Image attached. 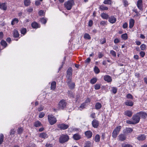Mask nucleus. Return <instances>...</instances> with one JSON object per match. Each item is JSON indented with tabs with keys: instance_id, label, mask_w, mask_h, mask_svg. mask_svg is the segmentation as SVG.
<instances>
[{
	"instance_id": "obj_50",
	"label": "nucleus",
	"mask_w": 147,
	"mask_h": 147,
	"mask_svg": "<svg viewBox=\"0 0 147 147\" xmlns=\"http://www.w3.org/2000/svg\"><path fill=\"white\" fill-rule=\"evenodd\" d=\"M91 143L90 141L87 142L85 144V146H87V147H90L91 145Z\"/></svg>"
},
{
	"instance_id": "obj_55",
	"label": "nucleus",
	"mask_w": 147,
	"mask_h": 147,
	"mask_svg": "<svg viewBox=\"0 0 147 147\" xmlns=\"http://www.w3.org/2000/svg\"><path fill=\"white\" fill-rule=\"evenodd\" d=\"M146 45L144 44H142L140 46V48L142 50H144L145 49Z\"/></svg>"
},
{
	"instance_id": "obj_44",
	"label": "nucleus",
	"mask_w": 147,
	"mask_h": 147,
	"mask_svg": "<svg viewBox=\"0 0 147 147\" xmlns=\"http://www.w3.org/2000/svg\"><path fill=\"white\" fill-rule=\"evenodd\" d=\"M30 3V0H25L24 1V4L25 5L27 6L29 5Z\"/></svg>"
},
{
	"instance_id": "obj_27",
	"label": "nucleus",
	"mask_w": 147,
	"mask_h": 147,
	"mask_svg": "<svg viewBox=\"0 0 147 147\" xmlns=\"http://www.w3.org/2000/svg\"><path fill=\"white\" fill-rule=\"evenodd\" d=\"M102 107V105L99 102H97L96 103L95 107L96 109H99L101 108Z\"/></svg>"
},
{
	"instance_id": "obj_33",
	"label": "nucleus",
	"mask_w": 147,
	"mask_h": 147,
	"mask_svg": "<svg viewBox=\"0 0 147 147\" xmlns=\"http://www.w3.org/2000/svg\"><path fill=\"white\" fill-rule=\"evenodd\" d=\"M34 125L36 127H38L40 126L41 124L39 121H37L34 123Z\"/></svg>"
},
{
	"instance_id": "obj_35",
	"label": "nucleus",
	"mask_w": 147,
	"mask_h": 147,
	"mask_svg": "<svg viewBox=\"0 0 147 147\" xmlns=\"http://www.w3.org/2000/svg\"><path fill=\"white\" fill-rule=\"evenodd\" d=\"M84 38L86 39H88L90 40L91 39V37L89 34L88 33H85L84 34Z\"/></svg>"
},
{
	"instance_id": "obj_56",
	"label": "nucleus",
	"mask_w": 147,
	"mask_h": 147,
	"mask_svg": "<svg viewBox=\"0 0 147 147\" xmlns=\"http://www.w3.org/2000/svg\"><path fill=\"white\" fill-rule=\"evenodd\" d=\"M93 24V21L91 20H90L89 22L88 26L91 27L92 25Z\"/></svg>"
},
{
	"instance_id": "obj_64",
	"label": "nucleus",
	"mask_w": 147,
	"mask_h": 147,
	"mask_svg": "<svg viewBox=\"0 0 147 147\" xmlns=\"http://www.w3.org/2000/svg\"><path fill=\"white\" fill-rule=\"evenodd\" d=\"M127 23H125L124 24H123V27L124 28H126L127 27Z\"/></svg>"
},
{
	"instance_id": "obj_39",
	"label": "nucleus",
	"mask_w": 147,
	"mask_h": 147,
	"mask_svg": "<svg viewBox=\"0 0 147 147\" xmlns=\"http://www.w3.org/2000/svg\"><path fill=\"white\" fill-rule=\"evenodd\" d=\"M26 28H22L20 30L21 33L24 35H25L26 32Z\"/></svg>"
},
{
	"instance_id": "obj_57",
	"label": "nucleus",
	"mask_w": 147,
	"mask_h": 147,
	"mask_svg": "<svg viewBox=\"0 0 147 147\" xmlns=\"http://www.w3.org/2000/svg\"><path fill=\"white\" fill-rule=\"evenodd\" d=\"M100 24L101 25L104 26L107 25V22L105 21H102L100 22Z\"/></svg>"
},
{
	"instance_id": "obj_63",
	"label": "nucleus",
	"mask_w": 147,
	"mask_h": 147,
	"mask_svg": "<svg viewBox=\"0 0 147 147\" xmlns=\"http://www.w3.org/2000/svg\"><path fill=\"white\" fill-rule=\"evenodd\" d=\"M120 42V40L118 38H115L114 40V42L117 44L119 43Z\"/></svg>"
},
{
	"instance_id": "obj_32",
	"label": "nucleus",
	"mask_w": 147,
	"mask_h": 147,
	"mask_svg": "<svg viewBox=\"0 0 147 147\" xmlns=\"http://www.w3.org/2000/svg\"><path fill=\"white\" fill-rule=\"evenodd\" d=\"M56 82H53L51 85V88L53 90H54L56 88Z\"/></svg>"
},
{
	"instance_id": "obj_51",
	"label": "nucleus",
	"mask_w": 147,
	"mask_h": 147,
	"mask_svg": "<svg viewBox=\"0 0 147 147\" xmlns=\"http://www.w3.org/2000/svg\"><path fill=\"white\" fill-rule=\"evenodd\" d=\"M126 97L127 98L129 99H133V97L130 94H127Z\"/></svg>"
},
{
	"instance_id": "obj_43",
	"label": "nucleus",
	"mask_w": 147,
	"mask_h": 147,
	"mask_svg": "<svg viewBox=\"0 0 147 147\" xmlns=\"http://www.w3.org/2000/svg\"><path fill=\"white\" fill-rule=\"evenodd\" d=\"M94 71L95 72L96 74H98L100 72L99 69L96 66H95L94 68Z\"/></svg>"
},
{
	"instance_id": "obj_4",
	"label": "nucleus",
	"mask_w": 147,
	"mask_h": 147,
	"mask_svg": "<svg viewBox=\"0 0 147 147\" xmlns=\"http://www.w3.org/2000/svg\"><path fill=\"white\" fill-rule=\"evenodd\" d=\"M72 69L71 67H69L67 70L66 78L68 82L72 79Z\"/></svg>"
},
{
	"instance_id": "obj_17",
	"label": "nucleus",
	"mask_w": 147,
	"mask_h": 147,
	"mask_svg": "<svg viewBox=\"0 0 147 147\" xmlns=\"http://www.w3.org/2000/svg\"><path fill=\"white\" fill-rule=\"evenodd\" d=\"M7 6L5 3H2L0 4V9L4 10L7 9Z\"/></svg>"
},
{
	"instance_id": "obj_16",
	"label": "nucleus",
	"mask_w": 147,
	"mask_h": 147,
	"mask_svg": "<svg viewBox=\"0 0 147 147\" xmlns=\"http://www.w3.org/2000/svg\"><path fill=\"white\" fill-rule=\"evenodd\" d=\"M138 114H139L140 117H141L144 119H145L147 117V114L144 112H140L138 113Z\"/></svg>"
},
{
	"instance_id": "obj_60",
	"label": "nucleus",
	"mask_w": 147,
	"mask_h": 147,
	"mask_svg": "<svg viewBox=\"0 0 147 147\" xmlns=\"http://www.w3.org/2000/svg\"><path fill=\"white\" fill-rule=\"evenodd\" d=\"M126 123H128V124H135L133 121H130L128 120V121H127Z\"/></svg>"
},
{
	"instance_id": "obj_30",
	"label": "nucleus",
	"mask_w": 147,
	"mask_h": 147,
	"mask_svg": "<svg viewBox=\"0 0 147 147\" xmlns=\"http://www.w3.org/2000/svg\"><path fill=\"white\" fill-rule=\"evenodd\" d=\"M100 136L98 134H97L95 137L94 140L96 142H98L100 140Z\"/></svg>"
},
{
	"instance_id": "obj_29",
	"label": "nucleus",
	"mask_w": 147,
	"mask_h": 147,
	"mask_svg": "<svg viewBox=\"0 0 147 147\" xmlns=\"http://www.w3.org/2000/svg\"><path fill=\"white\" fill-rule=\"evenodd\" d=\"M112 0H105L103 2V3L106 4L111 5L112 3Z\"/></svg>"
},
{
	"instance_id": "obj_10",
	"label": "nucleus",
	"mask_w": 147,
	"mask_h": 147,
	"mask_svg": "<svg viewBox=\"0 0 147 147\" xmlns=\"http://www.w3.org/2000/svg\"><path fill=\"white\" fill-rule=\"evenodd\" d=\"M142 0H138L137 2L138 7L140 10H142Z\"/></svg>"
},
{
	"instance_id": "obj_18",
	"label": "nucleus",
	"mask_w": 147,
	"mask_h": 147,
	"mask_svg": "<svg viewBox=\"0 0 147 147\" xmlns=\"http://www.w3.org/2000/svg\"><path fill=\"white\" fill-rule=\"evenodd\" d=\"M119 140L121 141H123L126 139V136L123 134H121L118 136Z\"/></svg>"
},
{
	"instance_id": "obj_40",
	"label": "nucleus",
	"mask_w": 147,
	"mask_h": 147,
	"mask_svg": "<svg viewBox=\"0 0 147 147\" xmlns=\"http://www.w3.org/2000/svg\"><path fill=\"white\" fill-rule=\"evenodd\" d=\"M4 136L3 134H0V144H1L3 142Z\"/></svg>"
},
{
	"instance_id": "obj_52",
	"label": "nucleus",
	"mask_w": 147,
	"mask_h": 147,
	"mask_svg": "<svg viewBox=\"0 0 147 147\" xmlns=\"http://www.w3.org/2000/svg\"><path fill=\"white\" fill-rule=\"evenodd\" d=\"M39 15L40 16H44V11L42 10H40L38 12Z\"/></svg>"
},
{
	"instance_id": "obj_62",
	"label": "nucleus",
	"mask_w": 147,
	"mask_h": 147,
	"mask_svg": "<svg viewBox=\"0 0 147 147\" xmlns=\"http://www.w3.org/2000/svg\"><path fill=\"white\" fill-rule=\"evenodd\" d=\"M86 106V104L85 103H83L80 106V108L82 109H83L85 108Z\"/></svg>"
},
{
	"instance_id": "obj_9",
	"label": "nucleus",
	"mask_w": 147,
	"mask_h": 147,
	"mask_svg": "<svg viewBox=\"0 0 147 147\" xmlns=\"http://www.w3.org/2000/svg\"><path fill=\"white\" fill-rule=\"evenodd\" d=\"M66 82L68 84L69 87L71 89H73L75 87V83L71 82V80H70L69 82L68 80H67Z\"/></svg>"
},
{
	"instance_id": "obj_54",
	"label": "nucleus",
	"mask_w": 147,
	"mask_h": 147,
	"mask_svg": "<svg viewBox=\"0 0 147 147\" xmlns=\"http://www.w3.org/2000/svg\"><path fill=\"white\" fill-rule=\"evenodd\" d=\"M45 115V113L43 112L41 113L39 115V117L41 118L43 117Z\"/></svg>"
},
{
	"instance_id": "obj_31",
	"label": "nucleus",
	"mask_w": 147,
	"mask_h": 147,
	"mask_svg": "<svg viewBox=\"0 0 147 147\" xmlns=\"http://www.w3.org/2000/svg\"><path fill=\"white\" fill-rule=\"evenodd\" d=\"M100 9L101 10H106L108 9V8L103 5H101L100 6Z\"/></svg>"
},
{
	"instance_id": "obj_26",
	"label": "nucleus",
	"mask_w": 147,
	"mask_h": 147,
	"mask_svg": "<svg viewBox=\"0 0 147 147\" xmlns=\"http://www.w3.org/2000/svg\"><path fill=\"white\" fill-rule=\"evenodd\" d=\"M73 138L76 140H79L80 138V136L78 134H75L73 136Z\"/></svg>"
},
{
	"instance_id": "obj_53",
	"label": "nucleus",
	"mask_w": 147,
	"mask_h": 147,
	"mask_svg": "<svg viewBox=\"0 0 147 147\" xmlns=\"http://www.w3.org/2000/svg\"><path fill=\"white\" fill-rule=\"evenodd\" d=\"M23 129L22 128H18V134H20L22 133Z\"/></svg>"
},
{
	"instance_id": "obj_1",
	"label": "nucleus",
	"mask_w": 147,
	"mask_h": 147,
	"mask_svg": "<svg viewBox=\"0 0 147 147\" xmlns=\"http://www.w3.org/2000/svg\"><path fill=\"white\" fill-rule=\"evenodd\" d=\"M74 4L73 0H67L64 4L65 7L68 10H70Z\"/></svg>"
},
{
	"instance_id": "obj_21",
	"label": "nucleus",
	"mask_w": 147,
	"mask_h": 147,
	"mask_svg": "<svg viewBox=\"0 0 147 147\" xmlns=\"http://www.w3.org/2000/svg\"><path fill=\"white\" fill-rule=\"evenodd\" d=\"M13 36L15 38L18 37L20 35L18 32L16 30H14L13 33Z\"/></svg>"
},
{
	"instance_id": "obj_36",
	"label": "nucleus",
	"mask_w": 147,
	"mask_h": 147,
	"mask_svg": "<svg viewBox=\"0 0 147 147\" xmlns=\"http://www.w3.org/2000/svg\"><path fill=\"white\" fill-rule=\"evenodd\" d=\"M18 22V19L17 18H14L13 19V20L11 22V24L13 25H14L15 23H17Z\"/></svg>"
},
{
	"instance_id": "obj_2",
	"label": "nucleus",
	"mask_w": 147,
	"mask_h": 147,
	"mask_svg": "<svg viewBox=\"0 0 147 147\" xmlns=\"http://www.w3.org/2000/svg\"><path fill=\"white\" fill-rule=\"evenodd\" d=\"M69 139V137L67 135H62L59 138V141L61 143H63L67 142Z\"/></svg>"
},
{
	"instance_id": "obj_3",
	"label": "nucleus",
	"mask_w": 147,
	"mask_h": 147,
	"mask_svg": "<svg viewBox=\"0 0 147 147\" xmlns=\"http://www.w3.org/2000/svg\"><path fill=\"white\" fill-rule=\"evenodd\" d=\"M48 121L51 125H53L57 122L56 118L52 115H48Z\"/></svg>"
},
{
	"instance_id": "obj_25",
	"label": "nucleus",
	"mask_w": 147,
	"mask_h": 147,
	"mask_svg": "<svg viewBox=\"0 0 147 147\" xmlns=\"http://www.w3.org/2000/svg\"><path fill=\"white\" fill-rule=\"evenodd\" d=\"M39 136L42 138L45 139L48 137V135L46 133H42L40 134Z\"/></svg>"
},
{
	"instance_id": "obj_11",
	"label": "nucleus",
	"mask_w": 147,
	"mask_h": 147,
	"mask_svg": "<svg viewBox=\"0 0 147 147\" xmlns=\"http://www.w3.org/2000/svg\"><path fill=\"white\" fill-rule=\"evenodd\" d=\"M92 126L94 128H97L99 125V121L96 119H94L92 121Z\"/></svg>"
},
{
	"instance_id": "obj_22",
	"label": "nucleus",
	"mask_w": 147,
	"mask_h": 147,
	"mask_svg": "<svg viewBox=\"0 0 147 147\" xmlns=\"http://www.w3.org/2000/svg\"><path fill=\"white\" fill-rule=\"evenodd\" d=\"M31 26L32 28H37L40 27V26L38 24L35 22L32 23Z\"/></svg>"
},
{
	"instance_id": "obj_48",
	"label": "nucleus",
	"mask_w": 147,
	"mask_h": 147,
	"mask_svg": "<svg viewBox=\"0 0 147 147\" xmlns=\"http://www.w3.org/2000/svg\"><path fill=\"white\" fill-rule=\"evenodd\" d=\"M67 93L68 94V95L70 96V97H74V95L73 94L72 92L68 90L67 92Z\"/></svg>"
},
{
	"instance_id": "obj_23",
	"label": "nucleus",
	"mask_w": 147,
	"mask_h": 147,
	"mask_svg": "<svg viewBox=\"0 0 147 147\" xmlns=\"http://www.w3.org/2000/svg\"><path fill=\"white\" fill-rule=\"evenodd\" d=\"M146 138V136L144 135H141L137 137V139L139 140H143L145 139Z\"/></svg>"
},
{
	"instance_id": "obj_59",
	"label": "nucleus",
	"mask_w": 147,
	"mask_h": 147,
	"mask_svg": "<svg viewBox=\"0 0 147 147\" xmlns=\"http://www.w3.org/2000/svg\"><path fill=\"white\" fill-rule=\"evenodd\" d=\"M103 56V54L101 52H99L98 53V57L99 58H101Z\"/></svg>"
},
{
	"instance_id": "obj_61",
	"label": "nucleus",
	"mask_w": 147,
	"mask_h": 147,
	"mask_svg": "<svg viewBox=\"0 0 147 147\" xmlns=\"http://www.w3.org/2000/svg\"><path fill=\"white\" fill-rule=\"evenodd\" d=\"M140 56L142 57H144V56L145 55V53L143 51H141L140 53Z\"/></svg>"
},
{
	"instance_id": "obj_12",
	"label": "nucleus",
	"mask_w": 147,
	"mask_h": 147,
	"mask_svg": "<svg viewBox=\"0 0 147 147\" xmlns=\"http://www.w3.org/2000/svg\"><path fill=\"white\" fill-rule=\"evenodd\" d=\"M85 135L87 138H90L92 137V133L90 131H87L85 132Z\"/></svg>"
},
{
	"instance_id": "obj_46",
	"label": "nucleus",
	"mask_w": 147,
	"mask_h": 147,
	"mask_svg": "<svg viewBox=\"0 0 147 147\" xmlns=\"http://www.w3.org/2000/svg\"><path fill=\"white\" fill-rule=\"evenodd\" d=\"M40 22L43 24H45L47 22V20L44 18H42L40 20Z\"/></svg>"
},
{
	"instance_id": "obj_6",
	"label": "nucleus",
	"mask_w": 147,
	"mask_h": 147,
	"mask_svg": "<svg viewBox=\"0 0 147 147\" xmlns=\"http://www.w3.org/2000/svg\"><path fill=\"white\" fill-rule=\"evenodd\" d=\"M132 119L135 124L138 123L139 122L140 118L138 113L133 116Z\"/></svg>"
},
{
	"instance_id": "obj_14",
	"label": "nucleus",
	"mask_w": 147,
	"mask_h": 147,
	"mask_svg": "<svg viewBox=\"0 0 147 147\" xmlns=\"http://www.w3.org/2000/svg\"><path fill=\"white\" fill-rule=\"evenodd\" d=\"M133 131L132 129L130 128H126L123 130V132L125 134L131 133Z\"/></svg>"
},
{
	"instance_id": "obj_5",
	"label": "nucleus",
	"mask_w": 147,
	"mask_h": 147,
	"mask_svg": "<svg viewBox=\"0 0 147 147\" xmlns=\"http://www.w3.org/2000/svg\"><path fill=\"white\" fill-rule=\"evenodd\" d=\"M121 127L120 126L116 127L113 130L112 133V136L115 138L119 134L121 129Z\"/></svg>"
},
{
	"instance_id": "obj_37",
	"label": "nucleus",
	"mask_w": 147,
	"mask_h": 147,
	"mask_svg": "<svg viewBox=\"0 0 147 147\" xmlns=\"http://www.w3.org/2000/svg\"><path fill=\"white\" fill-rule=\"evenodd\" d=\"M111 92L114 94H115L117 93V88L116 87H114L111 88Z\"/></svg>"
},
{
	"instance_id": "obj_15",
	"label": "nucleus",
	"mask_w": 147,
	"mask_h": 147,
	"mask_svg": "<svg viewBox=\"0 0 147 147\" xmlns=\"http://www.w3.org/2000/svg\"><path fill=\"white\" fill-rule=\"evenodd\" d=\"M104 79L105 81L109 82H111L112 79L110 76L108 75H105L104 77Z\"/></svg>"
},
{
	"instance_id": "obj_42",
	"label": "nucleus",
	"mask_w": 147,
	"mask_h": 147,
	"mask_svg": "<svg viewBox=\"0 0 147 147\" xmlns=\"http://www.w3.org/2000/svg\"><path fill=\"white\" fill-rule=\"evenodd\" d=\"M124 6L126 7L128 6V2L126 0H122Z\"/></svg>"
},
{
	"instance_id": "obj_45",
	"label": "nucleus",
	"mask_w": 147,
	"mask_h": 147,
	"mask_svg": "<svg viewBox=\"0 0 147 147\" xmlns=\"http://www.w3.org/2000/svg\"><path fill=\"white\" fill-rule=\"evenodd\" d=\"M101 84H96L94 86V88L96 90H98L100 88Z\"/></svg>"
},
{
	"instance_id": "obj_47",
	"label": "nucleus",
	"mask_w": 147,
	"mask_h": 147,
	"mask_svg": "<svg viewBox=\"0 0 147 147\" xmlns=\"http://www.w3.org/2000/svg\"><path fill=\"white\" fill-rule=\"evenodd\" d=\"M110 53L113 55L114 57H115L116 56V53L113 50H112L110 51Z\"/></svg>"
},
{
	"instance_id": "obj_28",
	"label": "nucleus",
	"mask_w": 147,
	"mask_h": 147,
	"mask_svg": "<svg viewBox=\"0 0 147 147\" xmlns=\"http://www.w3.org/2000/svg\"><path fill=\"white\" fill-rule=\"evenodd\" d=\"M101 16L104 19H107L109 18V16L105 13H102L101 14Z\"/></svg>"
},
{
	"instance_id": "obj_34",
	"label": "nucleus",
	"mask_w": 147,
	"mask_h": 147,
	"mask_svg": "<svg viewBox=\"0 0 147 147\" xmlns=\"http://www.w3.org/2000/svg\"><path fill=\"white\" fill-rule=\"evenodd\" d=\"M97 81V79L96 78H94L90 80V83L92 84L95 83Z\"/></svg>"
},
{
	"instance_id": "obj_58",
	"label": "nucleus",
	"mask_w": 147,
	"mask_h": 147,
	"mask_svg": "<svg viewBox=\"0 0 147 147\" xmlns=\"http://www.w3.org/2000/svg\"><path fill=\"white\" fill-rule=\"evenodd\" d=\"M122 147H133L132 146L129 144H125L122 146Z\"/></svg>"
},
{
	"instance_id": "obj_13",
	"label": "nucleus",
	"mask_w": 147,
	"mask_h": 147,
	"mask_svg": "<svg viewBox=\"0 0 147 147\" xmlns=\"http://www.w3.org/2000/svg\"><path fill=\"white\" fill-rule=\"evenodd\" d=\"M109 22L111 24L114 23L116 21V19L113 16H111L108 18Z\"/></svg>"
},
{
	"instance_id": "obj_19",
	"label": "nucleus",
	"mask_w": 147,
	"mask_h": 147,
	"mask_svg": "<svg viewBox=\"0 0 147 147\" xmlns=\"http://www.w3.org/2000/svg\"><path fill=\"white\" fill-rule=\"evenodd\" d=\"M125 104L127 106L131 107L133 105V102L130 100H127L125 102Z\"/></svg>"
},
{
	"instance_id": "obj_41",
	"label": "nucleus",
	"mask_w": 147,
	"mask_h": 147,
	"mask_svg": "<svg viewBox=\"0 0 147 147\" xmlns=\"http://www.w3.org/2000/svg\"><path fill=\"white\" fill-rule=\"evenodd\" d=\"M121 38L123 39L126 40L127 38V35L126 33L123 34L121 35Z\"/></svg>"
},
{
	"instance_id": "obj_38",
	"label": "nucleus",
	"mask_w": 147,
	"mask_h": 147,
	"mask_svg": "<svg viewBox=\"0 0 147 147\" xmlns=\"http://www.w3.org/2000/svg\"><path fill=\"white\" fill-rule=\"evenodd\" d=\"M1 44L2 46H4L5 47H6L7 45V43L3 40H2L1 41Z\"/></svg>"
},
{
	"instance_id": "obj_49",
	"label": "nucleus",
	"mask_w": 147,
	"mask_h": 147,
	"mask_svg": "<svg viewBox=\"0 0 147 147\" xmlns=\"http://www.w3.org/2000/svg\"><path fill=\"white\" fill-rule=\"evenodd\" d=\"M106 42V39L105 38L101 39L100 40V42L101 44H103Z\"/></svg>"
},
{
	"instance_id": "obj_8",
	"label": "nucleus",
	"mask_w": 147,
	"mask_h": 147,
	"mask_svg": "<svg viewBox=\"0 0 147 147\" xmlns=\"http://www.w3.org/2000/svg\"><path fill=\"white\" fill-rule=\"evenodd\" d=\"M58 127L61 129L65 130L68 128L69 125L64 123H62L58 125Z\"/></svg>"
},
{
	"instance_id": "obj_24",
	"label": "nucleus",
	"mask_w": 147,
	"mask_h": 147,
	"mask_svg": "<svg viewBox=\"0 0 147 147\" xmlns=\"http://www.w3.org/2000/svg\"><path fill=\"white\" fill-rule=\"evenodd\" d=\"M132 114V112L130 111L127 110L125 112V115L129 117H131Z\"/></svg>"
},
{
	"instance_id": "obj_20",
	"label": "nucleus",
	"mask_w": 147,
	"mask_h": 147,
	"mask_svg": "<svg viewBox=\"0 0 147 147\" xmlns=\"http://www.w3.org/2000/svg\"><path fill=\"white\" fill-rule=\"evenodd\" d=\"M135 22L134 20L133 19H131L129 22V28H132L134 26Z\"/></svg>"
},
{
	"instance_id": "obj_7",
	"label": "nucleus",
	"mask_w": 147,
	"mask_h": 147,
	"mask_svg": "<svg viewBox=\"0 0 147 147\" xmlns=\"http://www.w3.org/2000/svg\"><path fill=\"white\" fill-rule=\"evenodd\" d=\"M66 102L64 100H61L59 103V108L63 109L66 106Z\"/></svg>"
}]
</instances>
